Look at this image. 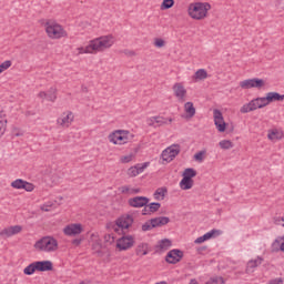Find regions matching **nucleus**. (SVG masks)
<instances>
[{
    "instance_id": "obj_1",
    "label": "nucleus",
    "mask_w": 284,
    "mask_h": 284,
    "mask_svg": "<svg viewBox=\"0 0 284 284\" xmlns=\"http://www.w3.org/2000/svg\"><path fill=\"white\" fill-rule=\"evenodd\" d=\"M112 39V36L95 38L89 42V50H91L92 54H97V52H105V50H110L111 45H114V40Z\"/></svg>"
},
{
    "instance_id": "obj_2",
    "label": "nucleus",
    "mask_w": 284,
    "mask_h": 284,
    "mask_svg": "<svg viewBox=\"0 0 284 284\" xmlns=\"http://www.w3.org/2000/svg\"><path fill=\"white\" fill-rule=\"evenodd\" d=\"M212 9V6L207 2H195L191 3L189 6V16L191 19H195L196 21H201L202 19H205L207 17L209 10Z\"/></svg>"
},
{
    "instance_id": "obj_3",
    "label": "nucleus",
    "mask_w": 284,
    "mask_h": 284,
    "mask_svg": "<svg viewBox=\"0 0 284 284\" xmlns=\"http://www.w3.org/2000/svg\"><path fill=\"white\" fill-rule=\"evenodd\" d=\"M44 28L49 39H63L64 37H68V31L63 29V26L52 20H48L44 23Z\"/></svg>"
},
{
    "instance_id": "obj_4",
    "label": "nucleus",
    "mask_w": 284,
    "mask_h": 284,
    "mask_svg": "<svg viewBox=\"0 0 284 284\" xmlns=\"http://www.w3.org/2000/svg\"><path fill=\"white\" fill-rule=\"evenodd\" d=\"M38 252H57L59 242L52 236H44L37 241L33 245Z\"/></svg>"
},
{
    "instance_id": "obj_5",
    "label": "nucleus",
    "mask_w": 284,
    "mask_h": 284,
    "mask_svg": "<svg viewBox=\"0 0 284 284\" xmlns=\"http://www.w3.org/2000/svg\"><path fill=\"white\" fill-rule=\"evenodd\" d=\"M132 139H134V134L126 130H116L109 134V141L113 143V145H125V143H130Z\"/></svg>"
},
{
    "instance_id": "obj_6",
    "label": "nucleus",
    "mask_w": 284,
    "mask_h": 284,
    "mask_svg": "<svg viewBox=\"0 0 284 284\" xmlns=\"http://www.w3.org/2000/svg\"><path fill=\"white\" fill-rule=\"evenodd\" d=\"M266 105H270L267 102V99L264 98H255L251 100L248 103L244 104L241 109L240 112L242 114H247V112H254V110H261L262 108H266Z\"/></svg>"
},
{
    "instance_id": "obj_7",
    "label": "nucleus",
    "mask_w": 284,
    "mask_h": 284,
    "mask_svg": "<svg viewBox=\"0 0 284 284\" xmlns=\"http://www.w3.org/2000/svg\"><path fill=\"white\" fill-rule=\"evenodd\" d=\"M179 154H181V145L173 144L162 152V161H164L165 163H172V161H174V159H176Z\"/></svg>"
},
{
    "instance_id": "obj_8",
    "label": "nucleus",
    "mask_w": 284,
    "mask_h": 284,
    "mask_svg": "<svg viewBox=\"0 0 284 284\" xmlns=\"http://www.w3.org/2000/svg\"><path fill=\"white\" fill-rule=\"evenodd\" d=\"M240 88H242V90H252V88L262 90V88H265V80L260 78L246 79L240 82Z\"/></svg>"
},
{
    "instance_id": "obj_9",
    "label": "nucleus",
    "mask_w": 284,
    "mask_h": 284,
    "mask_svg": "<svg viewBox=\"0 0 284 284\" xmlns=\"http://www.w3.org/2000/svg\"><path fill=\"white\" fill-rule=\"evenodd\" d=\"M115 247L119 250V252H125L134 247V236L123 235L122 237L116 240Z\"/></svg>"
},
{
    "instance_id": "obj_10",
    "label": "nucleus",
    "mask_w": 284,
    "mask_h": 284,
    "mask_svg": "<svg viewBox=\"0 0 284 284\" xmlns=\"http://www.w3.org/2000/svg\"><path fill=\"white\" fill-rule=\"evenodd\" d=\"M213 119L216 130L220 132H225L227 124L225 123V120L223 119V112L219 109L213 110Z\"/></svg>"
},
{
    "instance_id": "obj_11",
    "label": "nucleus",
    "mask_w": 284,
    "mask_h": 284,
    "mask_svg": "<svg viewBox=\"0 0 284 284\" xmlns=\"http://www.w3.org/2000/svg\"><path fill=\"white\" fill-rule=\"evenodd\" d=\"M183 256V251L179 248H173L166 254L165 261L166 263H170V265H176V263H181Z\"/></svg>"
},
{
    "instance_id": "obj_12",
    "label": "nucleus",
    "mask_w": 284,
    "mask_h": 284,
    "mask_svg": "<svg viewBox=\"0 0 284 284\" xmlns=\"http://www.w3.org/2000/svg\"><path fill=\"white\" fill-rule=\"evenodd\" d=\"M11 187H13V190H26V192L34 191V184L23 179H17L16 181H13L11 183Z\"/></svg>"
},
{
    "instance_id": "obj_13",
    "label": "nucleus",
    "mask_w": 284,
    "mask_h": 284,
    "mask_svg": "<svg viewBox=\"0 0 284 284\" xmlns=\"http://www.w3.org/2000/svg\"><path fill=\"white\" fill-rule=\"evenodd\" d=\"M72 121H74V113H72V111H67L58 118L57 123L58 125H61V128H70Z\"/></svg>"
},
{
    "instance_id": "obj_14",
    "label": "nucleus",
    "mask_w": 284,
    "mask_h": 284,
    "mask_svg": "<svg viewBox=\"0 0 284 284\" xmlns=\"http://www.w3.org/2000/svg\"><path fill=\"white\" fill-rule=\"evenodd\" d=\"M173 92H174V97H176L178 101L180 103H184L185 97L187 95V90L185 89V87H183V83L176 82L173 85Z\"/></svg>"
},
{
    "instance_id": "obj_15",
    "label": "nucleus",
    "mask_w": 284,
    "mask_h": 284,
    "mask_svg": "<svg viewBox=\"0 0 284 284\" xmlns=\"http://www.w3.org/2000/svg\"><path fill=\"white\" fill-rule=\"evenodd\" d=\"M132 223H134V217L130 214L122 215L115 221V224L118 227H121V230H129Z\"/></svg>"
},
{
    "instance_id": "obj_16",
    "label": "nucleus",
    "mask_w": 284,
    "mask_h": 284,
    "mask_svg": "<svg viewBox=\"0 0 284 284\" xmlns=\"http://www.w3.org/2000/svg\"><path fill=\"white\" fill-rule=\"evenodd\" d=\"M150 203V199L146 196H135L128 200L130 207H145Z\"/></svg>"
},
{
    "instance_id": "obj_17",
    "label": "nucleus",
    "mask_w": 284,
    "mask_h": 284,
    "mask_svg": "<svg viewBox=\"0 0 284 284\" xmlns=\"http://www.w3.org/2000/svg\"><path fill=\"white\" fill-rule=\"evenodd\" d=\"M65 236H77L83 232V225L79 223L69 224L63 229Z\"/></svg>"
},
{
    "instance_id": "obj_18",
    "label": "nucleus",
    "mask_w": 284,
    "mask_h": 284,
    "mask_svg": "<svg viewBox=\"0 0 284 284\" xmlns=\"http://www.w3.org/2000/svg\"><path fill=\"white\" fill-rule=\"evenodd\" d=\"M22 230L23 227L21 225L9 226L0 231V236L1 239H10V236L20 234Z\"/></svg>"
},
{
    "instance_id": "obj_19",
    "label": "nucleus",
    "mask_w": 284,
    "mask_h": 284,
    "mask_svg": "<svg viewBox=\"0 0 284 284\" xmlns=\"http://www.w3.org/2000/svg\"><path fill=\"white\" fill-rule=\"evenodd\" d=\"M148 165H150V162H144L142 164H136L134 166H131L126 174L128 176L134 178V176H139V174H142V172L145 171V168H148Z\"/></svg>"
},
{
    "instance_id": "obj_20",
    "label": "nucleus",
    "mask_w": 284,
    "mask_h": 284,
    "mask_svg": "<svg viewBox=\"0 0 284 284\" xmlns=\"http://www.w3.org/2000/svg\"><path fill=\"white\" fill-rule=\"evenodd\" d=\"M262 263H263V257L261 256H257L256 260L248 261L245 270L246 274L254 273V268L258 267V265H262Z\"/></svg>"
},
{
    "instance_id": "obj_21",
    "label": "nucleus",
    "mask_w": 284,
    "mask_h": 284,
    "mask_svg": "<svg viewBox=\"0 0 284 284\" xmlns=\"http://www.w3.org/2000/svg\"><path fill=\"white\" fill-rule=\"evenodd\" d=\"M159 210H161V203L152 202L149 205L144 206V209L142 210V214L143 216H145L146 214H154V212H159Z\"/></svg>"
},
{
    "instance_id": "obj_22",
    "label": "nucleus",
    "mask_w": 284,
    "mask_h": 284,
    "mask_svg": "<svg viewBox=\"0 0 284 284\" xmlns=\"http://www.w3.org/2000/svg\"><path fill=\"white\" fill-rule=\"evenodd\" d=\"M36 265L38 267V272H52L53 270L51 261H37Z\"/></svg>"
},
{
    "instance_id": "obj_23",
    "label": "nucleus",
    "mask_w": 284,
    "mask_h": 284,
    "mask_svg": "<svg viewBox=\"0 0 284 284\" xmlns=\"http://www.w3.org/2000/svg\"><path fill=\"white\" fill-rule=\"evenodd\" d=\"M172 118L166 119L164 116L156 115L150 119L149 125H154V123H158L159 125H168V123H172Z\"/></svg>"
},
{
    "instance_id": "obj_24",
    "label": "nucleus",
    "mask_w": 284,
    "mask_h": 284,
    "mask_svg": "<svg viewBox=\"0 0 284 284\" xmlns=\"http://www.w3.org/2000/svg\"><path fill=\"white\" fill-rule=\"evenodd\" d=\"M151 223H153V227H163V225H168L170 223V217L168 216H159L151 219Z\"/></svg>"
},
{
    "instance_id": "obj_25",
    "label": "nucleus",
    "mask_w": 284,
    "mask_h": 284,
    "mask_svg": "<svg viewBox=\"0 0 284 284\" xmlns=\"http://www.w3.org/2000/svg\"><path fill=\"white\" fill-rule=\"evenodd\" d=\"M172 247V241L169 239L161 240L155 246L156 252H165Z\"/></svg>"
},
{
    "instance_id": "obj_26",
    "label": "nucleus",
    "mask_w": 284,
    "mask_h": 284,
    "mask_svg": "<svg viewBox=\"0 0 284 284\" xmlns=\"http://www.w3.org/2000/svg\"><path fill=\"white\" fill-rule=\"evenodd\" d=\"M267 103H274V101H284V94H281L278 92H268L265 97Z\"/></svg>"
},
{
    "instance_id": "obj_27",
    "label": "nucleus",
    "mask_w": 284,
    "mask_h": 284,
    "mask_svg": "<svg viewBox=\"0 0 284 284\" xmlns=\"http://www.w3.org/2000/svg\"><path fill=\"white\" fill-rule=\"evenodd\" d=\"M181 190H192L194 187V180L183 178L180 182Z\"/></svg>"
},
{
    "instance_id": "obj_28",
    "label": "nucleus",
    "mask_w": 284,
    "mask_h": 284,
    "mask_svg": "<svg viewBox=\"0 0 284 284\" xmlns=\"http://www.w3.org/2000/svg\"><path fill=\"white\" fill-rule=\"evenodd\" d=\"M194 81H205L207 79V71L205 69H199L194 75H193Z\"/></svg>"
},
{
    "instance_id": "obj_29",
    "label": "nucleus",
    "mask_w": 284,
    "mask_h": 284,
    "mask_svg": "<svg viewBox=\"0 0 284 284\" xmlns=\"http://www.w3.org/2000/svg\"><path fill=\"white\" fill-rule=\"evenodd\" d=\"M184 110H185L189 119H192V116H194V114H196V109L194 108L193 102H186L184 104Z\"/></svg>"
},
{
    "instance_id": "obj_30",
    "label": "nucleus",
    "mask_w": 284,
    "mask_h": 284,
    "mask_svg": "<svg viewBox=\"0 0 284 284\" xmlns=\"http://www.w3.org/2000/svg\"><path fill=\"white\" fill-rule=\"evenodd\" d=\"M34 272H38L37 262L29 264L23 270V274H26V276H32V274H34Z\"/></svg>"
},
{
    "instance_id": "obj_31",
    "label": "nucleus",
    "mask_w": 284,
    "mask_h": 284,
    "mask_svg": "<svg viewBox=\"0 0 284 284\" xmlns=\"http://www.w3.org/2000/svg\"><path fill=\"white\" fill-rule=\"evenodd\" d=\"M47 101H51V103H54L57 101V88L51 87L47 92Z\"/></svg>"
},
{
    "instance_id": "obj_32",
    "label": "nucleus",
    "mask_w": 284,
    "mask_h": 284,
    "mask_svg": "<svg viewBox=\"0 0 284 284\" xmlns=\"http://www.w3.org/2000/svg\"><path fill=\"white\" fill-rule=\"evenodd\" d=\"M267 136L270 141H281V139H283V133L278 132V130H273Z\"/></svg>"
},
{
    "instance_id": "obj_33",
    "label": "nucleus",
    "mask_w": 284,
    "mask_h": 284,
    "mask_svg": "<svg viewBox=\"0 0 284 284\" xmlns=\"http://www.w3.org/2000/svg\"><path fill=\"white\" fill-rule=\"evenodd\" d=\"M182 176L184 179L192 180L194 179V176H196V170H194L193 168L185 169Z\"/></svg>"
},
{
    "instance_id": "obj_34",
    "label": "nucleus",
    "mask_w": 284,
    "mask_h": 284,
    "mask_svg": "<svg viewBox=\"0 0 284 284\" xmlns=\"http://www.w3.org/2000/svg\"><path fill=\"white\" fill-rule=\"evenodd\" d=\"M219 145L221 150H232V148H234V143L230 140H222Z\"/></svg>"
},
{
    "instance_id": "obj_35",
    "label": "nucleus",
    "mask_w": 284,
    "mask_h": 284,
    "mask_svg": "<svg viewBox=\"0 0 284 284\" xmlns=\"http://www.w3.org/2000/svg\"><path fill=\"white\" fill-rule=\"evenodd\" d=\"M281 241H284V236L274 240V242L271 245L272 252H281Z\"/></svg>"
},
{
    "instance_id": "obj_36",
    "label": "nucleus",
    "mask_w": 284,
    "mask_h": 284,
    "mask_svg": "<svg viewBox=\"0 0 284 284\" xmlns=\"http://www.w3.org/2000/svg\"><path fill=\"white\" fill-rule=\"evenodd\" d=\"M136 254L141 256L148 255V244L141 243L136 247Z\"/></svg>"
},
{
    "instance_id": "obj_37",
    "label": "nucleus",
    "mask_w": 284,
    "mask_h": 284,
    "mask_svg": "<svg viewBox=\"0 0 284 284\" xmlns=\"http://www.w3.org/2000/svg\"><path fill=\"white\" fill-rule=\"evenodd\" d=\"M166 193H168V189L160 187L154 192V199H156V201H159L160 196H162V199H164Z\"/></svg>"
},
{
    "instance_id": "obj_38",
    "label": "nucleus",
    "mask_w": 284,
    "mask_h": 284,
    "mask_svg": "<svg viewBox=\"0 0 284 284\" xmlns=\"http://www.w3.org/2000/svg\"><path fill=\"white\" fill-rule=\"evenodd\" d=\"M206 284H225V280L222 276H213L206 282Z\"/></svg>"
},
{
    "instance_id": "obj_39",
    "label": "nucleus",
    "mask_w": 284,
    "mask_h": 284,
    "mask_svg": "<svg viewBox=\"0 0 284 284\" xmlns=\"http://www.w3.org/2000/svg\"><path fill=\"white\" fill-rule=\"evenodd\" d=\"M174 8V0H163L161 3V10H170Z\"/></svg>"
},
{
    "instance_id": "obj_40",
    "label": "nucleus",
    "mask_w": 284,
    "mask_h": 284,
    "mask_svg": "<svg viewBox=\"0 0 284 284\" xmlns=\"http://www.w3.org/2000/svg\"><path fill=\"white\" fill-rule=\"evenodd\" d=\"M150 230H154V224L152 223V220L145 222L142 225V232H150Z\"/></svg>"
},
{
    "instance_id": "obj_41",
    "label": "nucleus",
    "mask_w": 284,
    "mask_h": 284,
    "mask_svg": "<svg viewBox=\"0 0 284 284\" xmlns=\"http://www.w3.org/2000/svg\"><path fill=\"white\" fill-rule=\"evenodd\" d=\"M7 123L8 121L1 119L0 116V139L2 138L3 134H6Z\"/></svg>"
},
{
    "instance_id": "obj_42",
    "label": "nucleus",
    "mask_w": 284,
    "mask_h": 284,
    "mask_svg": "<svg viewBox=\"0 0 284 284\" xmlns=\"http://www.w3.org/2000/svg\"><path fill=\"white\" fill-rule=\"evenodd\" d=\"M79 54H92V49H90V44H88L85 48L80 47L78 48Z\"/></svg>"
},
{
    "instance_id": "obj_43",
    "label": "nucleus",
    "mask_w": 284,
    "mask_h": 284,
    "mask_svg": "<svg viewBox=\"0 0 284 284\" xmlns=\"http://www.w3.org/2000/svg\"><path fill=\"white\" fill-rule=\"evenodd\" d=\"M11 65H12V61H10V60L2 62L0 64V73L6 72V70H8V68H11Z\"/></svg>"
},
{
    "instance_id": "obj_44",
    "label": "nucleus",
    "mask_w": 284,
    "mask_h": 284,
    "mask_svg": "<svg viewBox=\"0 0 284 284\" xmlns=\"http://www.w3.org/2000/svg\"><path fill=\"white\" fill-rule=\"evenodd\" d=\"M114 241H115L114 234L104 235V242H106L109 245H113Z\"/></svg>"
},
{
    "instance_id": "obj_45",
    "label": "nucleus",
    "mask_w": 284,
    "mask_h": 284,
    "mask_svg": "<svg viewBox=\"0 0 284 284\" xmlns=\"http://www.w3.org/2000/svg\"><path fill=\"white\" fill-rule=\"evenodd\" d=\"M216 232H219V231L211 230L210 232L205 233L202 236H204V241H210V239H214V234H216Z\"/></svg>"
},
{
    "instance_id": "obj_46",
    "label": "nucleus",
    "mask_w": 284,
    "mask_h": 284,
    "mask_svg": "<svg viewBox=\"0 0 284 284\" xmlns=\"http://www.w3.org/2000/svg\"><path fill=\"white\" fill-rule=\"evenodd\" d=\"M203 156H205V151H200V152L194 154L195 161H199L200 163H202Z\"/></svg>"
},
{
    "instance_id": "obj_47",
    "label": "nucleus",
    "mask_w": 284,
    "mask_h": 284,
    "mask_svg": "<svg viewBox=\"0 0 284 284\" xmlns=\"http://www.w3.org/2000/svg\"><path fill=\"white\" fill-rule=\"evenodd\" d=\"M132 159H134V154H129V155H123L121 158V163H130L132 161Z\"/></svg>"
},
{
    "instance_id": "obj_48",
    "label": "nucleus",
    "mask_w": 284,
    "mask_h": 284,
    "mask_svg": "<svg viewBox=\"0 0 284 284\" xmlns=\"http://www.w3.org/2000/svg\"><path fill=\"white\" fill-rule=\"evenodd\" d=\"M274 224L284 227V216L274 217Z\"/></svg>"
},
{
    "instance_id": "obj_49",
    "label": "nucleus",
    "mask_w": 284,
    "mask_h": 284,
    "mask_svg": "<svg viewBox=\"0 0 284 284\" xmlns=\"http://www.w3.org/2000/svg\"><path fill=\"white\" fill-rule=\"evenodd\" d=\"M154 45L155 48H163V45H165V41L163 39H155V42H154Z\"/></svg>"
},
{
    "instance_id": "obj_50",
    "label": "nucleus",
    "mask_w": 284,
    "mask_h": 284,
    "mask_svg": "<svg viewBox=\"0 0 284 284\" xmlns=\"http://www.w3.org/2000/svg\"><path fill=\"white\" fill-rule=\"evenodd\" d=\"M72 245H74L75 247H79V245H81V243H83V237L80 239H74L71 241Z\"/></svg>"
},
{
    "instance_id": "obj_51",
    "label": "nucleus",
    "mask_w": 284,
    "mask_h": 284,
    "mask_svg": "<svg viewBox=\"0 0 284 284\" xmlns=\"http://www.w3.org/2000/svg\"><path fill=\"white\" fill-rule=\"evenodd\" d=\"M205 241H206L205 237L202 235V236L195 239L194 243H195V245H201V243H205Z\"/></svg>"
},
{
    "instance_id": "obj_52",
    "label": "nucleus",
    "mask_w": 284,
    "mask_h": 284,
    "mask_svg": "<svg viewBox=\"0 0 284 284\" xmlns=\"http://www.w3.org/2000/svg\"><path fill=\"white\" fill-rule=\"evenodd\" d=\"M124 54L126 57H136V52L132 51V50H124Z\"/></svg>"
},
{
    "instance_id": "obj_53",
    "label": "nucleus",
    "mask_w": 284,
    "mask_h": 284,
    "mask_svg": "<svg viewBox=\"0 0 284 284\" xmlns=\"http://www.w3.org/2000/svg\"><path fill=\"white\" fill-rule=\"evenodd\" d=\"M206 251H207V246H200L196 250L197 254H203V252H206Z\"/></svg>"
},
{
    "instance_id": "obj_54",
    "label": "nucleus",
    "mask_w": 284,
    "mask_h": 284,
    "mask_svg": "<svg viewBox=\"0 0 284 284\" xmlns=\"http://www.w3.org/2000/svg\"><path fill=\"white\" fill-rule=\"evenodd\" d=\"M39 99H48V93L45 91H41L38 94Z\"/></svg>"
},
{
    "instance_id": "obj_55",
    "label": "nucleus",
    "mask_w": 284,
    "mask_h": 284,
    "mask_svg": "<svg viewBox=\"0 0 284 284\" xmlns=\"http://www.w3.org/2000/svg\"><path fill=\"white\" fill-rule=\"evenodd\" d=\"M50 205H45V204H43L41 207H40V210L42 211V212H50Z\"/></svg>"
},
{
    "instance_id": "obj_56",
    "label": "nucleus",
    "mask_w": 284,
    "mask_h": 284,
    "mask_svg": "<svg viewBox=\"0 0 284 284\" xmlns=\"http://www.w3.org/2000/svg\"><path fill=\"white\" fill-rule=\"evenodd\" d=\"M121 192H122V194H128V192H130V187L129 186H122Z\"/></svg>"
},
{
    "instance_id": "obj_57",
    "label": "nucleus",
    "mask_w": 284,
    "mask_h": 284,
    "mask_svg": "<svg viewBox=\"0 0 284 284\" xmlns=\"http://www.w3.org/2000/svg\"><path fill=\"white\" fill-rule=\"evenodd\" d=\"M271 284H283V278H276L271 281Z\"/></svg>"
},
{
    "instance_id": "obj_58",
    "label": "nucleus",
    "mask_w": 284,
    "mask_h": 284,
    "mask_svg": "<svg viewBox=\"0 0 284 284\" xmlns=\"http://www.w3.org/2000/svg\"><path fill=\"white\" fill-rule=\"evenodd\" d=\"M280 252H284V242L280 244Z\"/></svg>"
},
{
    "instance_id": "obj_59",
    "label": "nucleus",
    "mask_w": 284,
    "mask_h": 284,
    "mask_svg": "<svg viewBox=\"0 0 284 284\" xmlns=\"http://www.w3.org/2000/svg\"><path fill=\"white\" fill-rule=\"evenodd\" d=\"M133 192H134V194H139L140 190L135 189Z\"/></svg>"
}]
</instances>
